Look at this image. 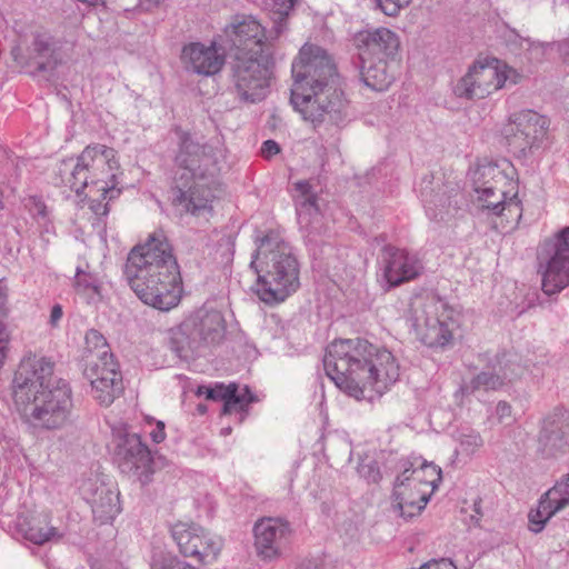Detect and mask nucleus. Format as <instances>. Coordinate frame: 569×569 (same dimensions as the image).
<instances>
[{"label":"nucleus","mask_w":569,"mask_h":569,"mask_svg":"<svg viewBox=\"0 0 569 569\" xmlns=\"http://www.w3.org/2000/svg\"><path fill=\"white\" fill-rule=\"evenodd\" d=\"M323 366L336 386L358 401L381 397L400 377L392 352L362 338L332 341Z\"/></svg>","instance_id":"obj_1"},{"label":"nucleus","mask_w":569,"mask_h":569,"mask_svg":"<svg viewBox=\"0 0 569 569\" xmlns=\"http://www.w3.org/2000/svg\"><path fill=\"white\" fill-rule=\"evenodd\" d=\"M290 101L315 127L341 128L349 121V101L331 57L321 47L306 43L292 63Z\"/></svg>","instance_id":"obj_2"},{"label":"nucleus","mask_w":569,"mask_h":569,"mask_svg":"<svg viewBox=\"0 0 569 569\" xmlns=\"http://www.w3.org/2000/svg\"><path fill=\"white\" fill-rule=\"evenodd\" d=\"M124 272L130 287L146 305L170 310L179 303L182 291L179 266L162 230L152 232L143 244L130 251Z\"/></svg>","instance_id":"obj_3"},{"label":"nucleus","mask_w":569,"mask_h":569,"mask_svg":"<svg viewBox=\"0 0 569 569\" xmlns=\"http://www.w3.org/2000/svg\"><path fill=\"white\" fill-rule=\"evenodd\" d=\"M250 267L258 274L257 295L267 305L283 302L300 286L292 248L273 232L259 240Z\"/></svg>","instance_id":"obj_4"},{"label":"nucleus","mask_w":569,"mask_h":569,"mask_svg":"<svg viewBox=\"0 0 569 569\" xmlns=\"http://www.w3.org/2000/svg\"><path fill=\"white\" fill-rule=\"evenodd\" d=\"M119 172L116 151L104 144L88 146L77 159L61 161L58 170L61 182L77 194L88 188L87 196L100 193L109 200L120 193Z\"/></svg>","instance_id":"obj_5"},{"label":"nucleus","mask_w":569,"mask_h":569,"mask_svg":"<svg viewBox=\"0 0 569 569\" xmlns=\"http://www.w3.org/2000/svg\"><path fill=\"white\" fill-rule=\"evenodd\" d=\"M472 181L477 201L482 209L518 222L521 218V207L513 179L496 163L487 162L477 166L472 172Z\"/></svg>","instance_id":"obj_6"},{"label":"nucleus","mask_w":569,"mask_h":569,"mask_svg":"<svg viewBox=\"0 0 569 569\" xmlns=\"http://www.w3.org/2000/svg\"><path fill=\"white\" fill-rule=\"evenodd\" d=\"M409 321L419 340L428 347H446L458 327L455 310L435 296L415 297L410 305Z\"/></svg>","instance_id":"obj_7"},{"label":"nucleus","mask_w":569,"mask_h":569,"mask_svg":"<svg viewBox=\"0 0 569 569\" xmlns=\"http://www.w3.org/2000/svg\"><path fill=\"white\" fill-rule=\"evenodd\" d=\"M24 420L34 428L57 430L72 421V389L67 381L58 383L16 406Z\"/></svg>","instance_id":"obj_8"},{"label":"nucleus","mask_w":569,"mask_h":569,"mask_svg":"<svg viewBox=\"0 0 569 569\" xmlns=\"http://www.w3.org/2000/svg\"><path fill=\"white\" fill-rule=\"evenodd\" d=\"M274 54L232 57L231 83L237 98L246 103H257L267 97Z\"/></svg>","instance_id":"obj_9"},{"label":"nucleus","mask_w":569,"mask_h":569,"mask_svg":"<svg viewBox=\"0 0 569 569\" xmlns=\"http://www.w3.org/2000/svg\"><path fill=\"white\" fill-rule=\"evenodd\" d=\"M223 159L221 148L199 141L188 132L179 134L176 166L182 170L180 180L213 181L220 172Z\"/></svg>","instance_id":"obj_10"},{"label":"nucleus","mask_w":569,"mask_h":569,"mask_svg":"<svg viewBox=\"0 0 569 569\" xmlns=\"http://www.w3.org/2000/svg\"><path fill=\"white\" fill-rule=\"evenodd\" d=\"M267 36L266 28L252 16L236 14L224 27L223 34L231 57L274 54L273 41L279 34Z\"/></svg>","instance_id":"obj_11"},{"label":"nucleus","mask_w":569,"mask_h":569,"mask_svg":"<svg viewBox=\"0 0 569 569\" xmlns=\"http://www.w3.org/2000/svg\"><path fill=\"white\" fill-rule=\"evenodd\" d=\"M58 381H66L54 375V362L47 357L29 353L24 356L12 380L14 405L27 402L31 397L49 390Z\"/></svg>","instance_id":"obj_12"},{"label":"nucleus","mask_w":569,"mask_h":569,"mask_svg":"<svg viewBox=\"0 0 569 569\" xmlns=\"http://www.w3.org/2000/svg\"><path fill=\"white\" fill-rule=\"evenodd\" d=\"M538 259L541 288L546 295L558 293L569 286V227L555 239L545 241Z\"/></svg>","instance_id":"obj_13"},{"label":"nucleus","mask_w":569,"mask_h":569,"mask_svg":"<svg viewBox=\"0 0 569 569\" xmlns=\"http://www.w3.org/2000/svg\"><path fill=\"white\" fill-rule=\"evenodd\" d=\"M516 71L502 64L499 60L477 61L455 88L459 97L483 99L499 90L505 83H516Z\"/></svg>","instance_id":"obj_14"},{"label":"nucleus","mask_w":569,"mask_h":569,"mask_svg":"<svg viewBox=\"0 0 569 569\" xmlns=\"http://www.w3.org/2000/svg\"><path fill=\"white\" fill-rule=\"evenodd\" d=\"M549 121L532 110H521L510 116L502 134L510 150L519 157H526L539 149L547 137Z\"/></svg>","instance_id":"obj_15"},{"label":"nucleus","mask_w":569,"mask_h":569,"mask_svg":"<svg viewBox=\"0 0 569 569\" xmlns=\"http://www.w3.org/2000/svg\"><path fill=\"white\" fill-rule=\"evenodd\" d=\"M171 537L183 557L194 558L202 565L217 561L223 539L199 525L178 522L171 527Z\"/></svg>","instance_id":"obj_16"},{"label":"nucleus","mask_w":569,"mask_h":569,"mask_svg":"<svg viewBox=\"0 0 569 569\" xmlns=\"http://www.w3.org/2000/svg\"><path fill=\"white\" fill-rule=\"evenodd\" d=\"M91 386L92 398L101 406L109 407L122 393V375L114 357L88 361L83 371Z\"/></svg>","instance_id":"obj_17"},{"label":"nucleus","mask_w":569,"mask_h":569,"mask_svg":"<svg viewBox=\"0 0 569 569\" xmlns=\"http://www.w3.org/2000/svg\"><path fill=\"white\" fill-rule=\"evenodd\" d=\"M113 453L122 472L140 475L148 471L151 456L148 447L142 443L137 433L129 432L126 428L113 430Z\"/></svg>","instance_id":"obj_18"},{"label":"nucleus","mask_w":569,"mask_h":569,"mask_svg":"<svg viewBox=\"0 0 569 569\" xmlns=\"http://www.w3.org/2000/svg\"><path fill=\"white\" fill-rule=\"evenodd\" d=\"M420 196L427 216L431 220L441 221L455 214L460 193L457 188L443 186L440 179L426 176L420 183Z\"/></svg>","instance_id":"obj_19"},{"label":"nucleus","mask_w":569,"mask_h":569,"mask_svg":"<svg viewBox=\"0 0 569 569\" xmlns=\"http://www.w3.org/2000/svg\"><path fill=\"white\" fill-rule=\"evenodd\" d=\"M254 548L259 557L274 559L281 556L291 536L288 521L280 518H262L253 527Z\"/></svg>","instance_id":"obj_20"},{"label":"nucleus","mask_w":569,"mask_h":569,"mask_svg":"<svg viewBox=\"0 0 569 569\" xmlns=\"http://www.w3.org/2000/svg\"><path fill=\"white\" fill-rule=\"evenodd\" d=\"M82 495L91 505L93 518L103 525L112 521L121 511L119 492L99 479H89L82 485Z\"/></svg>","instance_id":"obj_21"},{"label":"nucleus","mask_w":569,"mask_h":569,"mask_svg":"<svg viewBox=\"0 0 569 569\" xmlns=\"http://www.w3.org/2000/svg\"><path fill=\"white\" fill-rule=\"evenodd\" d=\"M382 260L385 263L383 277L391 287L417 278L423 270V266L416 254L392 246L383 248Z\"/></svg>","instance_id":"obj_22"},{"label":"nucleus","mask_w":569,"mask_h":569,"mask_svg":"<svg viewBox=\"0 0 569 569\" xmlns=\"http://www.w3.org/2000/svg\"><path fill=\"white\" fill-rule=\"evenodd\" d=\"M408 473L409 468H405L403 472L397 477L392 493L395 511L406 519L419 515L431 496L430 490L413 486Z\"/></svg>","instance_id":"obj_23"},{"label":"nucleus","mask_w":569,"mask_h":569,"mask_svg":"<svg viewBox=\"0 0 569 569\" xmlns=\"http://www.w3.org/2000/svg\"><path fill=\"white\" fill-rule=\"evenodd\" d=\"M181 61L186 69L197 74L209 77L221 71L224 64V54L218 51L214 41L209 44L191 42L181 51Z\"/></svg>","instance_id":"obj_24"},{"label":"nucleus","mask_w":569,"mask_h":569,"mask_svg":"<svg viewBox=\"0 0 569 569\" xmlns=\"http://www.w3.org/2000/svg\"><path fill=\"white\" fill-rule=\"evenodd\" d=\"M360 57L397 61L400 50L399 36L388 28L360 32L357 37Z\"/></svg>","instance_id":"obj_25"},{"label":"nucleus","mask_w":569,"mask_h":569,"mask_svg":"<svg viewBox=\"0 0 569 569\" xmlns=\"http://www.w3.org/2000/svg\"><path fill=\"white\" fill-rule=\"evenodd\" d=\"M569 505V473L556 482L539 500L538 508L529 513V529L538 533L548 520Z\"/></svg>","instance_id":"obj_26"},{"label":"nucleus","mask_w":569,"mask_h":569,"mask_svg":"<svg viewBox=\"0 0 569 569\" xmlns=\"http://www.w3.org/2000/svg\"><path fill=\"white\" fill-rule=\"evenodd\" d=\"M522 373L519 363L509 359H499L495 366L488 370H483L471 379L470 383L465 387L466 391H496L512 382Z\"/></svg>","instance_id":"obj_27"},{"label":"nucleus","mask_w":569,"mask_h":569,"mask_svg":"<svg viewBox=\"0 0 569 569\" xmlns=\"http://www.w3.org/2000/svg\"><path fill=\"white\" fill-rule=\"evenodd\" d=\"M539 443L549 456H553L569 446L568 412L556 410L543 419Z\"/></svg>","instance_id":"obj_28"},{"label":"nucleus","mask_w":569,"mask_h":569,"mask_svg":"<svg viewBox=\"0 0 569 569\" xmlns=\"http://www.w3.org/2000/svg\"><path fill=\"white\" fill-rule=\"evenodd\" d=\"M187 319L193 325V335L199 338L202 347L217 343L223 338L226 326L220 311L200 309Z\"/></svg>","instance_id":"obj_29"},{"label":"nucleus","mask_w":569,"mask_h":569,"mask_svg":"<svg viewBox=\"0 0 569 569\" xmlns=\"http://www.w3.org/2000/svg\"><path fill=\"white\" fill-rule=\"evenodd\" d=\"M361 79L367 87L375 91H385L396 79L397 61L360 57Z\"/></svg>","instance_id":"obj_30"},{"label":"nucleus","mask_w":569,"mask_h":569,"mask_svg":"<svg viewBox=\"0 0 569 569\" xmlns=\"http://www.w3.org/2000/svg\"><path fill=\"white\" fill-rule=\"evenodd\" d=\"M193 332V325L188 319L169 330V347L180 359L188 360L202 348L199 338Z\"/></svg>","instance_id":"obj_31"},{"label":"nucleus","mask_w":569,"mask_h":569,"mask_svg":"<svg viewBox=\"0 0 569 569\" xmlns=\"http://www.w3.org/2000/svg\"><path fill=\"white\" fill-rule=\"evenodd\" d=\"M18 527L24 538L36 545H42L48 541H58L63 537V533L59 532L57 528L49 526L47 515L19 520Z\"/></svg>","instance_id":"obj_32"},{"label":"nucleus","mask_w":569,"mask_h":569,"mask_svg":"<svg viewBox=\"0 0 569 569\" xmlns=\"http://www.w3.org/2000/svg\"><path fill=\"white\" fill-rule=\"evenodd\" d=\"M192 181L193 183L188 187L186 192L181 188L180 191L187 210L197 213L211 207V202L216 198V179L213 181Z\"/></svg>","instance_id":"obj_33"},{"label":"nucleus","mask_w":569,"mask_h":569,"mask_svg":"<svg viewBox=\"0 0 569 569\" xmlns=\"http://www.w3.org/2000/svg\"><path fill=\"white\" fill-rule=\"evenodd\" d=\"M295 202L300 223L308 226L311 218L318 216L319 208L317 204V196L312 192L308 181H298L295 183Z\"/></svg>","instance_id":"obj_34"},{"label":"nucleus","mask_w":569,"mask_h":569,"mask_svg":"<svg viewBox=\"0 0 569 569\" xmlns=\"http://www.w3.org/2000/svg\"><path fill=\"white\" fill-rule=\"evenodd\" d=\"M74 288L88 303H97L101 300L99 279L91 272L77 268Z\"/></svg>","instance_id":"obj_35"},{"label":"nucleus","mask_w":569,"mask_h":569,"mask_svg":"<svg viewBox=\"0 0 569 569\" xmlns=\"http://www.w3.org/2000/svg\"><path fill=\"white\" fill-rule=\"evenodd\" d=\"M409 478L413 486H420L423 490H430V495L441 481V469L435 463L422 462L420 467L409 469Z\"/></svg>","instance_id":"obj_36"},{"label":"nucleus","mask_w":569,"mask_h":569,"mask_svg":"<svg viewBox=\"0 0 569 569\" xmlns=\"http://www.w3.org/2000/svg\"><path fill=\"white\" fill-rule=\"evenodd\" d=\"M86 363L88 361L101 360V358L114 357L110 351L107 339L96 329H90L84 336Z\"/></svg>","instance_id":"obj_37"},{"label":"nucleus","mask_w":569,"mask_h":569,"mask_svg":"<svg viewBox=\"0 0 569 569\" xmlns=\"http://www.w3.org/2000/svg\"><path fill=\"white\" fill-rule=\"evenodd\" d=\"M459 447L455 450L456 456H463L470 458L482 446L483 439L479 432L470 431L468 433H460L457 438Z\"/></svg>","instance_id":"obj_38"},{"label":"nucleus","mask_w":569,"mask_h":569,"mask_svg":"<svg viewBox=\"0 0 569 569\" xmlns=\"http://www.w3.org/2000/svg\"><path fill=\"white\" fill-rule=\"evenodd\" d=\"M232 395H230V400L223 403V413L229 415L236 410H243L249 403L254 401V397L251 391L246 387L242 392H238V388L236 385H231Z\"/></svg>","instance_id":"obj_39"},{"label":"nucleus","mask_w":569,"mask_h":569,"mask_svg":"<svg viewBox=\"0 0 569 569\" xmlns=\"http://www.w3.org/2000/svg\"><path fill=\"white\" fill-rule=\"evenodd\" d=\"M358 472L368 482L377 483L381 479L380 469L373 459L361 460L358 465Z\"/></svg>","instance_id":"obj_40"},{"label":"nucleus","mask_w":569,"mask_h":569,"mask_svg":"<svg viewBox=\"0 0 569 569\" xmlns=\"http://www.w3.org/2000/svg\"><path fill=\"white\" fill-rule=\"evenodd\" d=\"M151 569H197L192 565L174 556H161L153 560Z\"/></svg>","instance_id":"obj_41"},{"label":"nucleus","mask_w":569,"mask_h":569,"mask_svg":"<svg viewBox=\"0 0 569 569\" xmlns=\"http://www.w3.org/2000/svg\"><path fill=\"white\" fill-rule=\"evenodd\" d=\"M378 8L389 17H397L400 11L410 6L412 0H376Z\"/></svg>","instance_id":"obj_42"},{"label":"nucleus","mask_w":569,"mask_h":569,"mask_svg":"<svg viewBox=\"0 0 569 569\" xmlns=\"http://www.w3.org/2000/svg\"><path fill=\"white\" fill-rule=\"evenodd\" d=\"M269 6L273 12L274 21L280 24L293 8V0H270Z\"/></svg>","instance_id":"obj_43"},{"label":"nucleus","mask_w":569,"mask_h":569,"mask_svg":"<svg viewBox=\"0 0 569 569\" xmlns=\"http://www.w3.org/2000/svg\"><path fill=\"white\" fill-rule=\"evenodd\" d=\"M419 569H458L457 566L452 562V560L448 558L441 559H432L422 566Z\"/></svg>","instance_id":"obj_44"},{"label":"nucleus","mask_w":569,"mask_h":569,"mask_svg":"<svg viewBox=\"0 0 569 569\" xmlns=\"http://www.w3.org/2000/svg\"><path fill=\"white\" fill-rule=\"evenodd\" d=\"M91 199L90 202V209L97 214V216H106L109 211L108 204L103 203L104 200L100 193H94L93 196H89Z\"/></svg>","instance_id":"obj_45"},{"label":"nucleus","mask_w":569,"mask_h":569,"mask_svg":"<svg viewBox=\"0 0 569 569\" xmlns=\"http://www.w3.org/2000/svg\"><path fill=\"white\" fill-rule=\"evenodd\" d=\"M528 51L530 52L531 59L539 60L541 59L549 44L541 43V42H535V41H528Z\"/></svg>","instance_id":"obj_46"},{"label":"nucleus","mask_w":569,"mask_h":569,"mask_svg":"<svg viewBox=\"0 0 569 569\" xmlns=\"http://www.w3.org/2000/svg\"><path fill=\"white\" fill-rule=\"evenodd\" d=\"M511 406L506 401L498 402L496 407V415L500 422H505L511 418Z\"/></svg>","instance_id":"obj_47"},{"label":"nucleus","mask_w":569,"mask_h":569,"mask_svg":"<svg viewBox=\"0 0 569 569\" xmlns=\"http://www.w3.org/2000/svg\"><path fill=\"white\" fill-rule=\"evenodd\" d=\"M280 152V147L274 140H267L263 142L261 153L264 158L269 159Z\"/></svg>","instance_id":"obj_48"},{"label":"nucleus","mask_w":569,"mask_h":569,"mask_svg":"<svg viewBox=\"0 0 569 569\" xmlns=\"http://www.w3.org/2000/svg\"><path fill=\"white\" fill-rule=\"evenodd\" d=\"M213 389L216 390L213 400H223L224 403L230 400V395L233 392L231 385L228 387L220 385L216 386Z\"/></svg>","instance_id":"obj_49"},{"label":"nucleus","mask_w":569,"mask_h":569,"mask_svg":"<svg viewBox=\"0 0 569 569\" xmlns=\"http://www.w3.org/2000/svg\"><path fill=\"white\" fill-rule=\"evenodd\" d=\"M150 437L156 443L162 442L166 438L164 423L158 421L157 428L150 432Z\"/></svg>","instance_id":"obj_50"},{"label":"nucleus","mask_w":569,"mask_h":569,"mask_svg":"<svg viewBox=\"0 0 569 569\" xmlns=\"http://www.w3.org/2000/svg\"><path fill=\"white\" fill-rule=\"evenodd\" d=\"M62 308L60 305H54L52 308H51V312H50V325L56 327L58 325V322L60 321V319L62 318Z\"/></svg>","instance_id":"obj_51"},{"label":"nucleus","mask_w":569,"mask_h":569,"mask_svg":"<svg viewBox=\"0 0 569 569\" xmlns=\"http://www.w3.org/2000/svg\"><path fill=\"white\" fill-rule=\"evenodd\" d=\"M33 48L38 53L42 54L43 52L49 50V42L38 37L33 42Z\"/></svg>","instance_id":"obj_52"},{"label":"nucleus","mask_w":569,"mask_h":569,"mask_svg":"<svg viewBox=\"0 0 569 569\" xmlns=\"http://www.w3.org/2000/svg\"><path fill=\"white\" fill-rule=\"evenodd\" d=\"M8 302V287L2 284L0 280V310H7L6 306Z\"/></svg>","instance_id":"obj_53"},{"label":"nucleus","mask_w":569,"mask_h":569,"mask_svg":"<svg viewBox=\"0 0 569 569\" xmlns=\"http://www.w3.org/2000/svg\"><path fill=\"white\" fill-rule=\"evenodd\" d=\"M299 569H320V565L316 559H306L301 561Z\"/></svg>","instance_id":"obj_54"},{"label":"nucleus","mask_w":569,"mask_h":569,"mask_svg":"<svg viewBox=\"0 0 569 569\" xmlns=\"http://www.w3.org/2000/svg\"><path fill=\"white\" fill-rule=\"evenodd\" d=\"M214 392H216V390L213 388H208V387H203V386L198 388V395H206L207 399L213 400Z\"/></svg>","instance_id":"obj_55"},{"label":"nucleus","mask_w":569,"mask_h":569,"mask_svg":"<svg viewBox=\"0 0 569 569\" xmlns=\"http://www.w3.org/2000/svg\"><path fill=\"white\" fill-rule=\"evenodd\" d=\"M561 51L569 59V40L562 43Z\"/></svg>","instance_id":"obj_56"},{"label":"nucleus","mask_w":569,"mask_h":569,"mask_svg":"<svg viewBox=\"0 0 569 569\" xmlns=\"http://www.w3.org/2000/svg\"><path fill=\"white\" fill-rule=\"evenodd\" d=\"M161 0H141V2L147 4H158Z\"/></svg>","instance_id":"obj_57"},{"label":"nucleus","mask_w":569,"mask_h":569,"mask_svg":"<svg viewBox=\"0 0 569 569\" xmlns=\"http://www.w3.org/2000/svg\"><path fill=\"white\" fill-rule=\"evenodd\" d=\"M198 410H199L201 413H203L206 409H204V407H202V406L200 405V406H198Z\"/></svg>","instance_id":"obj_58"},{"label":"nucleus","mask_w":569,"mask_h":569,"mask_svg":"<svg viewBox=\"0 0 569 569\" xmlns=\"http://www.w3.org/2000/svg\"><path fill=\"white\" fill-rule=\"evenodd\" d=\"M19 50H20L19 48H16V50H12V53H16V51H17V53H18V52H19Z\"/></svg>","instance_id":"obj_59"},{"label":"nucleus","mask_w":569,"mask_h":569,"mask_svg":"<svg viewBox=\"0 0 569 569\" xmlns=\"http://www.w3.org/2000/svg\"><path fill=\"white\" fill-rule=\"evenodd\" d=\"M19 50H20L19 48H16V50H12V53H16V51H17V53H18V52H19Z\"/></svg>","instance_id":"obj_60"}]
</instances>
